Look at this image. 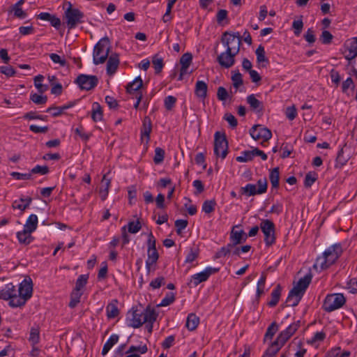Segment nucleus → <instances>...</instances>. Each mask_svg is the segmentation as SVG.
Masks as SVG:
<instances>
[{
  "instance_id": "nucleus-1",
  "label": "nucleus",
  "mask_w": 357,
  "mask_h": 357,
  "mask_svg": "<svg viewBox=\"0 0 357 357\" xmlns=\"http://www.w3.org/2000/svg\"><path fill=\"white\" fill-rule=\"evenodd\" d=\"M221 43L226 50L218 56L217 61L220 66L229 68L235 63V56L240 51L242 37L238 32L225 31L221 37Z\"/></svg>"
},
{
  "instance_id": "nucleus-2",
  "label": "nucleus",
  "mask_w": 357,
  "mask_h": 357,
  "mask_svg": "<svg viewBox=\"0 0 357 357\" xmlns=\"http://www.w3.org/2000/svg\"><path fill=\"white\" fill-rule=\"evenodd\" d=\"M342 253L340 243H335L326 249L321 256L317 258L313 268L317 271H321L333 264Z\"/></svg>"
},
{
  "instance_id": "nucleus-3",
  "label": "nucleus",
  "mask_w": 357,
  "mask_h": 357,
  "mask_svg": "<svg viewBox=\"0 0 357 357\" xmlns=\"http://www.w3.org/2000/svg\"><path fill=\"white\" fill-rule=\"evenodd\" d=\"M311 280V274H307L298 281L296 284L290 290L287 298L286 302L289 305L292 307L298 305Z\"/></svg>"
},
{
  "instance_id": "nucleus-4",
  "label": "nucleus",
  "mask_w": 357,
  "mask_h": 357,
  "mask_svg": "<svg viewBox=\"0 0 357 357\" xmlns=\"http://www.w3.org/2000/svg\"><path fill=\"white\" fill-rule=\"evenodd\" d=\"M155 310L149 307H146L145 310H134L131 312L128 313V316L127 317L128 325L134 328H139L142 326L144 322L147 320L153 319L151 317V313Z\"/></svg>"
},
{
  "instance_id": "nucleus-5",
  "label": "nucleus",
  "mask_w": 357,
  "mask_h": 357,
  "mask_svg": "<svg viewBox=\"0 0 357 357\" xmlns=\"http://www.w3.org/2000/svg\"><path fill=\"white\" fill-rule=\"evenodd\" d=\"M110 42L107 37L100 39L93 48V63L99 65L105 63L109 56Z\"/></svg>"
},
{
  "instance_id": "nucleus-6",
  "label": "nucleus",
  "mask_w": 357,
  "mask_h": 357,
  "mask_svg": "<svg viewBox=\"0 0 357 357\" xmlns=\"http://www.w3.org/2000/svg\"><path fill=\"white\" fill-rule=\"evenodd\" d=\"M67 27L69 29H75L78 24L82 23L84 17V13L78 8H73L72 3H69L64 12Z\"/></svg>"
},
{
  "instance_id": "nucleus-7",
  "label": "nucleus",
  "mask_w": 357,
  "mask_h": 357,
  "mask_svg": "<svg viewBox=\"0 0 357 357\" xmlns=\"http://www.w3.org/2000/svg\"><path fill=\"white\" fill-rule=\"evenodd\" d=\"M346 303V299L342 294H333L327 295L323 303V309L331 312L342 307Z\"/></svg>"
},
{
  "instance_id": "nucleus-8",
  "label": "nucleus",
  "mask_w": 357,
  "mask_h": 357,
  "mask_svg": "<svg viewBox=\"0 0 357 357\" xmlns=\"http://www.w3.org/2000/svg\"><path fill=\"white\" fill-rule=\"evenodd\" d=\"M214 153L225 159L228 153V142L225 133L217 131L214 135Z\"/></svg>"
},
{
  "instance_id": "nucleus-9",
  "label": "nucleus",
  "mask_w": 357,
  "mask_h": 357,
  "mask_svg": "<svg viewBox=\"0 0 357 357\" xmlns=\"http://www.w3.org/2000/svg\"><path fill=\"white\" fill-rule=\"evenodd\" d=\"M155 239L151 232L148 236L147 245V259L146 260V268L147 272L149 273L151 271V266L156 264L158 258L159 254L155 247Z\"/></svg>"
},
{
  "instance_id": "nucleus-10",
  "label": "nucleus",
  "mask_w": 357,
  "mask_h": 357,
  "mask_svg": "<svg viewBox=\"0 0 357 357\" xmlns=\"http://www.w3.org/2000/svg\"><path fill=\"white\" fill-rule=\"evenodd\" d=\"M260 228L264 235V241L266 246H271L275 243V225L268 219L262 220L260 223Z\"/></svg>"
},
{
  "instance_id": "nucleus-11",
  "label": "nucleus",
  "mask_w": 357,
  "mask_h": 357,
  "mask_svg": "<svg viewBox=\"0 0 357 357\" xmlns=\"http://www.w3.org/2000/svg\"><path fill=\"white\" fill-rule=\"evenodd\" d=\"M250 134L255 140H262L263 142H267L272 137L271 131L261 126L255 125L250 130Z\"/></svg>"
},
{
  "instance_id": "nucleus-12",
  "label": "nucleus",
  "mask_w": 357,
  "mask_h": 357,
  "mask_svg": "<svg viewBox=\"0 0 357 357\" xmlns=\"http://www.w3.org/2000/svg\"><path fill=\"white\" fill-rule=\"evenodd\" d=\"M98 82V79L96 75H86L84 74L79 75L75 80V83H77L82 89L86 91H89L96 87Z\"/></svg>"
},
{
  "instance_id": "nucleus-13",
  "label": "nucleus",
  "mask_w": 357,
  "mask_h": 357,
  "mask_svg": "<svg viewBox=\"0 0 357 357\" xmlns=\"http://www.w3.org/2000/svg\"><path fill=\"white\" fill-rule=\"evenodd\" d=\"M219 270V268L207 267L204 271L192 275L190 282L197 287L201 282L206 281L211 275L218 273Z\"/></svg>"
},
{
  "instance_id": "nucleus-14",
  "label": "nucleus",
  "mask_w": 357,
  "mask_h": 357,
  "mask_svg": "<svg viewBox=\"0 0 357 357\" xmlns=\"http://www.w3.org/2000/svg\"><path fill=\"white\" fill-rule=\"evenodd\" d=\"M300 326V321H297L290 324L285 330L280 333L277 338L282 342V344H285L287 340L296 333Z\"/></svg>"
},
{
  "instance_id": "nucleus-15",
  "label": "nucleus",
  "mask_w": 357,
  "mask_h": 357,
  "mask_svg": "<svg viewBox=\"0 0 357 357\" xmlns=\"http://www.w3.org/2000/svg\"><path fill=\"white\" fill-rule=\"evenodd\" d=\"M18 294L26 300H29L33 292V283L30 278L24 279L20 284L18 289Z\"/></svg>"
},
{
  "instance_id": "nucleus-16",
  "label": "nucleus",
  "mask_w": 357,
  "mask_h": 357,
  "mask_svg": "<svg viewBox=\"0 0 357 357\" xmlns=\"http://www.w3.org/2000/svg\"><path fill=\"white\" fill-rule=\"evenodd\" d=\"M344 58L349 61V63L352 65V60L357 56V38H354L347 45L344 52Z\"/></svg>"
},
{
  "instance_id": "nucleus-17",
  "label": "nucleus",
  "mask_w": 357,
  "mask_h": 357,
  "mask_svg": "<svg viewBox=\"0 0 357 357\" xmlns=\"http://www.w3.org/2000/svg\"><path fill=\"white\" fill-rule=\"evenodd\" d=\"M238 226H234L230 234V241L231 242H234V244H240L243 243L247 239V234L243 231V230H236Z\"/></svg>"
},
{
  "instance_id": "nucleus-18",
  "label": "nucleus",
  "mask_w": 357,
  "mask_h": 357,
  "mask_svg": "<svg viewBox=\"0 0 357 357\" xmlns=\"http://www.w3.org/2000/svg\"><path fill=\"white\" fill-rule=\"evenodd\" d=\"M107 59V73L109 75H112L116 72L119 66V54L116 53L112 54L109 56H108Z\"/></svg>"
},
{
  "instance_id": "nucleus-19",
  "label": "nucleus",
  "mask_w": 357,
  "mask_h": 357,
  "mask_svg": "<svg viewBox=\"0 0 357 357\" xmlns=\"http://www.w3.org/2000/svg\"><path fill=\"white\" fill-rule=\"evenodd\" d=\"M152 130V123L150 117L145 116L143 119L142 127L141 128V138H146V142L150 140V134Z\"/></svg>"
},
{
  "instance_id": "nucleus-20",
  "label": "nucleus",
  "mask_w": 357,
  "mask_h": 357,
  "mask_svg": "<svg viewBox=\"0 0 357 357\" xmlns=\"http://www.w3.org/2000/svg\"><path fill=\"white\" fill-rule=\"evenodd\" d=\"M208 85L204 81L198 80L195 84V96L202 100H204L207 96Z\"/></svg>"
},
{
  "instance_id": "nucleus-21",
  "label": "nucleus",
  "mask_w": 357,
  "mask_h": 357,
  "mask_svg": "<svg viewBox=\"0 0 357 357\" xmlns=\"http://www.w3.org/2000/svg\"><path fill=\"white\" fill-rule=\"evenodd\" d=\"M101 188L99 190V195L102 201H105L109 193V189L111 185V179L108 178L106 174H104L101 181Z\"/></svg>"
},
{
  "instance_id": "nucleus-22",
  "label": "nucleus",
  "mask_w": 357,
  "mask_h": 357,
  "mask_svg": "<svg viewBox=\"0 0 357 357\" xmlns=\"http://www.w3.org/2000/svg\"><path fill=\"white\" fill-rule=\"evenodd\" d=\"M17 292L15 287L12 283H9L0 291V298L8 301L13 296L16 295Z\"/></svg>"
},
{
  "instance_id": "nucleus-23",
  "label": "nucleus",
  "mask_w": 357,
  "mask_h": 357,
  "mask_svg": "<svg viewBox=\"0 0 357 357\" xmlns=\"http://www.w3.org/2000/svg\"><path fill=\"white\" fill-rule=\"evenodd\" d=\"M255 54L257 56V63L261 64L263 67H266L269 63V61L268 58L266 56L264 46L259 45L255 51Z\"/></svg>"
},
{
  "instance_id": "nucleus-24",
  "label": "nucleus",
  "mask_w": 357,
  "mask_h": 357,
  "mask_svg": "<svg viewBox=\"0 0 357 357\" xmlns=\"http://www.w3.org/2000/svg\"><path fill=\"white\" fill-rule=\"evenodd\" d=\"M143 85V81L140 76L136 77L132 82L129 83L126 87V91L128 93H134L139 92V90Z\"/></svg>"
},
{
  "instance_id": "nucleus-25",
  "label": "nucleus",
  "mask_w": 357,
  "mask_h": 357,
  "mask_svg": "<svg viewBox=\"0 0 357 357\" xmlns=\"http://www.w3.org/2000/svg\"><path fill=\"white\" fill-rule=\"evenodd\" d=\"M91 118L94 122L100 121L103 118L102 107L97 102H94L92 105Z\"/></svg>"
},
{
  "instance_id": "nucleus-26",
  "label": "nucleus",
  "mask_w": 357,
  "mask_h": 357,
  "mask_svg": "<svg viewBox=\"0 0 357 357\" xmlns=\"http://www.w3.org/2000/svg\"><path fill=\"white\" fill-rule=\"evenodd\" d=\"M117 300H113L106 307L107 317L108 319H114L119 314V310L117 306Z\"/></svg>"
},
{
  "instance_id": "nucleus-27",
  "label": "nucleus",
  "mask_w": 357,
  "mask_h": 357,
  "mask_svg": "<svg viewBox=\"0 0 357 357\" xmlns=\"http://www.w3.org/2000/svg\"><path fill=\"white\" fill-rule=\"evenodd\" d=\"M282 287L278 284L273 290L271 294V300L268 302V305L271 307H275L279 302L281 296Z\"/></svg>"
},
{
  "instance_id": "nucleus-28",
  "label": "nucleus",
  "mask_w": 357,
  "mask_h": 357,
  "mask_svg": "<svg viewBox=\"0 0 357 357\" xmlns=\"http://www.w3.org/2000/svg\"><path fill=\"white\" fill-rule=\"evenodd\" d=\"M199 324V318L194 313H190L188 315L185 326L190 331L195 330Z\"/></svg>"
},
{
  "instance_id": "nucleus-29",
  "label": "nucleus",
  "mask_w": 357,
  "mask_h": 357,
  "mask_svg": "<svg viewBox=\"0 0 357 357\" xmlns=\"http://www.w3.org/2000/svg\"><path fill=\"white\" fill-rule=\"evenodd\" d=\"M247 102L252 109L258 112L263 111L264 107L262 102L257 99L254 94H251L247 97Z\"/></svg>"
},
{
  "instance_id": "nucleus-30",
  "label": "nucleus",
  "mask_w": 357,
  "mask_h": 357,
  "mask_svg": "<svg viewBox=\"0 0 357 357\" xmlns=\"http://www.w3.org/2000/svg\"><path fill=\"white\" fill-rule=\"evenodd\" d=\"M284 344H282V342L276 338V340L266 349L265 354L269 357H275Z\"/></svg>"
},
{
  "instance_id": "nucleus-31",
  "label": "nucleus",
  "mask_w": 357,
  "mask_h": 357,
  "mask_svg": "<svg viewBox=\"0 0 357 357\" xmlns=\"http://www.w3.org/2000/svg\"><path fill=\"white\" fill-rule=\"evenodd\" d=\"M119 339V336L116 334L112 335L107 341L105 343L102 349V355L105 356L109 351L112 348V347L116 344Z\"/></svg>"
},
{
  "instance_id": "nucleus-32",
  "label": "nucleus",
  "mask_w": 357,
  "mask_h": 357,
  "mask_svg": "<svg viewBox=\"0 0 357 357\" xmlns=\"http://www.w3.org/2000/svg\"><path fill=\"white\" fill-rule=\"evenodd\" d=\"M350 355V351H342L340 347H335L328 351L324 357H349Z\"/></svg>"
},
{
  "instance_id": "nucleus-33",
  "label": "nucleus",
  "mask_w": 357,
  "mask_h": 357,
  "mask_svg": "<svg viewBox=\"0 0 357 357\" xmlns=\"http://www.w3.org/2000/svg\"><path fill=\"white\" fill-rule=\"evenodd\" d=\"M31 231L24 228L21 231L17 233V238L20 243L28 245L31 242Z\"/></svg>"
},
{
  "instance_id": "nucleus-34",
  "label": "nucleus",
  "mask_w": 357,
  "mask_h": 357,
  "mask_svg": "<svg viewBox=\"0 0 357 357\" xmlns=\"http://www.w3.org/2000/svg\"><path fill=\"white\" fill-rule=\"evenodd\" d=\"M269 179L273 188H278L279 187L280 180V170L279 167H275L271 170L269 174Z\"/></svg>"
},
{
  "instance_id": "nucleus-35",
  "label": "nucleus",
  "mask_w": 357,
  "mask_h": 357,
  "mask_svg": "<svg viewBox=\"0 0 357 357\" xmlns=\"http://www.w3.org/2000/svg\"><path fill=\"white\" fill-rule=\"evenodd\" d=\"M38 225V217L35 214H31L28 218L24 228L29 230L31 232L34 231Z\"/></svg>"
},
{
  "instance_id": "nucleus-36",
  "label": "nucleus",
  "mask_w": 357,
  "mask_h": 357,
  "mask_svg": "<svg viewBox=\"0 0 357 357\" xmlns=\"http://www.w3.org/2000/svg\"><path fill=\"white\" fill-rule=\"evenodd\" d=\"M8 301H9V305L12 307H22L24 305L27 301V300L17 294L13 296L12 298H9Z\"/></svg>"
},
{
  "instance_id": "nucleus-37",
  "label": "nucleus",
  "mask_w": 357,
  "mask_h": 357,
  "mask_svg": "<svg viewBox=\"0 0 357 357\" xmlns=\"http://www.w3.org/2000/svg\"><path fill=\"white\" fill-rule=\"evenodd\" d=\"M240 191L241 194L245 195L248 197L259 195L256 185L252 183H248L245 187L241 188Z\"/></svg>"
},
{
  "instance_id": "nucleus-38",
  "label": "nucleus",
  "mask_w": 357,
  "mask_h": 357,
  "mask_svg": "<svg viewBox=\"0 0 357 357\" xmlns=\"http://www.w3.org/2000/svg\"><path fill=\"white\" fill-rule=\"evenodd\" d=\"M82 291H78L75 290H73L70 294V301L68 304V306L70 308H74L77 306V305L80 302L81 296H82Z\"/></svg>"
},
{
  "instance_id": "nucleus-39",
  "label": "nucleus",
  "mask_w": 357,
  "mask_h": 357,
  "mask_svg": "<svg viewBox=\"0 0 357 357\" xmlns=\"http://www.w3.org/2000/svg\"><path fill=\"white\" fill-rule=\"evenodd\" d=\"M349 159V157L344 156V151L343 149H341L337 153V156L336 158L335 168H342L346 163L347 162L348 160Z\"/></svg>"
},
{
  "instance_id": "nucleus-40",
  "label": "nucleus",
  "mask_w": 357,
  "mask_h": 357,
  "mask_svg": "<svg viewBox=\"0 0 357 357\" xmlns=\"http://www.w3.org/2000/svg\"><path fill=\"white\" fill-rule=\"evenodd\" d=\"M254 157V149H252L251 151H243L242 155L236 157V160L239 162H246L252 160Z\"/></svg>"
},
{
  "instance_id": "nucleus-41",
  "label": "nucleus",
  "mask_w": 357,
  "mask_h": 357,
  "mask_svg": "<svg viewBox=\"0 0 357 357\" xmlns=\"http://www.w3.org/2000/svg\"><path fill=\"white\" fill-rule=\"evenodd\" d=\"M44 77L42 75H38L34 78V85L40 93H44L48 89L47 85L41 83L43 81Z\"/></svg>"
},
{
  "instance_id": "nucleus-42",
  "label": "nucleus",
  "mask_w": 357,
  "mask_h": 357,
  "mask_svg": "<svg viewBox=\"0 0 357 357\" xmlns=\"http://www.w3.org/2000/svg\"><path fill=\"white\" fill-rule=\"evenodd\" d=\"M278 331V326L276 322L273 321L268 327L266 332L264 335V340H271L276 332Z\"/></svg>"
},
{
  "instance_id": "nucleus-43",
  "label": "nucleus",
  "mask_w": 357,
  "mask_h": 357,
  "mask_svg": "<svg viewBox=\"0 0 357 357\" xmlns=\"http://www.w3.org/2000/svg\"><path fill=\"white\" fill-rule=\"evenodd\" d=\"M88 279V275H80L76 280L75 287L73 290L81 291V289L86 286Z\"/></svg>"
},
{
  "instance_id": "nucleus-44",
  "label": "nucleus",
  "mask_w": 357,
  "mask_h": 357,
  "mask_svg": "<svg viewBox=\"0 0 357 357\" xmlns=\"http://www.w3.org/2000/svg\"><path fill=\"white\" fill-rule=\"evenodd\" d=\"M29 340L33 345H35L39 342L40 331L38 327H33L31 328Z\"/></svg>"
},
{
  "instance_id": "nucleus-45",
  "label": "nucleus",
  "mask_w": 357,
  "mask_h": 357,
  "mask_svg": "<svg viewBox=\"0 0 357 357\" xmlns=\"http://www.w3.org/2000/svg\"><path fill=\"white\" fill-rule=\"evenodd\" d=\"M152 63L155 69V73L156 74H159L162 71V69L164 66L163 59L160 57H158V55H155L153 57Z\"/></svg>"
},
{
  "instance_id": "nucleus-46",
  "label": "nucleus",
  "mask_w": 357,
  "mask_h": 357,
  "mask_svg": "<svg viewBox=\"0 0 357 357\" xmlns=\"http://www.w3.org/2000/svg\"><path fill=\"white\" fill-rule=\"evenodd\" d=\"M216 202L215 199L206 200L202 205V211L206 213H211L215 211Z\"/></svg>"
},
{
  "instance_id": "nucleus-47",
  "label": "nucleus",
  "mask_w": 357,
  "mask_h": 357,
  "mask_svg": "<svg viewBox=\"0 0 357 357\" xmlns=\"http://www.w3.org/2000/svg\"><path fill=\"white\" fill-rule=\"evenodd\" d=\"M20 200L21 202H25V203L24 204H17V202L15 201L13 203V206L14 208H17L21 211H24L26 208H27L32 202L31 197H29L26 199L21 198Z\"/></svg>"
},
{
  "instance_id": "nucleus-48",
  "label": "nucleus",
  "mask_w": 357,
  "mask_h": 357,
  "mask_svg": "<svg viewBox=\"0 0 357 357\" xmlns=\"http://www.w3.org/2000/svg\"><path fill=\"white\" fill-rule=\"evenodd\" d=\"M349 89L352 91L355 89V84L351 77H348L342 84V91L343 93L348 95V90Z\"/></svg>"
},
{
  "instance_id": "nucleus-49",
  "label": "nucleus",
  "mask_w": 357,
  "mask_h": 357,
  "mask_svg": "<svg viewBox=\"0 0 357 357\" xmlns=\"http://www.w3.org/2000/svg\"><path fill=\"white\" fill-rule=\"evenodd\" d=\"M317 179V174L315 172H310L305 177L304 185L305 188H310Z\"/></svg>"
},
{
  "instance_id": "nucleus-50",
  "label": "nucleus",
  "mask_w": 357,
  "mask_h": 357,
  "mask_svg": "<svg viewBox=\"0 0 357 357\" xmlns=\"http://www.w3.org/2000/svg\"><path fill=\"white\" fill-rule=\"evenodd\" d=\"M231 80L233 82V86L236 89H238V87L243 84L242 75L239 73V71L234 73L233 75L231 76Z\"/></svg>"
},
{
  "instance_id": "nucleus-51",
  "label": "nucleus",
  "mask_w": 357,
  "mask_h": 357,
  "mask_svg": "<svg viewBox=\"0 0 357 357\" xmlns=\"http://www.w3.org/2000/svg\"><path fill=\"white\" fill-rule=\"evenodd\" d=\"M31 175L35 174H39L40 175H45L47 174L50 172V169L47 166H40V165H36L33 168H32L30 171Z\"/></svg>"
},
{
  "instance_id": "nucleus-52",
  "label": "nucleus",
  "mask_w": 357,
  "mask_h": 357,
  "mask_svg": "<svg viewBox=\"0 0 357 357\" xmlns=\"http://www.w3.org/2000/svg\"><path fill=\"white\" fill-rule=\"evenodd\" d=\"M142 228L141 222L139 220L132 221L128 224V230L131 234L137 233Z\"/></svg>"
},
{
  "instance_id": "nucleus-53",
  "label": "nucleus",
  "mask_w": 357,
  "mask_h": 357,
  "mask_svg": "<svg viewBox=\"0 0 357 357\" xmlns=\"http://www.w3.org/2000/svg\"><path fill=\"white\" fill-rule=\"evenodd\" d=\"M165 157V151L160 147H157L155 149V156L153 158V161L155 164H160L161 163Z\"/></svg>"
},
{
  "instance_id": "nucleus-54",
  "label": "nucleus",
  "mask_w": 357,
  "mask_h": 357,
  "mask_svg": "<svg viewBox=\"0 0 357 357\" xmlns=\"http://www.w3.org/2000/svg\"><path fill=\"white\" fill-rule=\"evenodd\" d=\"M175 301V295L172 292H169L162 299L160 306H168Z\"/></svg>"
},
{
  "instance_id": "nucleus-55",
  "label": "nucleus",
  "mask_w": 357,
  "mask_h": 357,
  "mask_svg": "<svg viewBox=\"0 0 357 357\" xmlns=\"http://www.w3.org/2000/svg\"><path fill=\"white\" fill-rule=\"evenodd\" d=\"M176 98L173 96H168L165 98L164 105L167 110L170 111L174 107Z\"/></svg>"
},
{
  "instance_id": "nucleus-56",
  "label": "nucleus",
  "mask_w": 357,
  "mask_h": 357,
  "mask_svg": "<svg viewBox=\"0 0 357 357\" xmlns=\"http://www.w3.org/2000/svg\"><path fill=\"white\" fill-rule=\"evenodd\" d=\"M199 256V250L197 248H191L189 251L188 254L186 256L185 262V263H192Z\"/></svg>"
},
{
  "instance_id": "nucleus-57",
  "label": "nucleus",
  "mask_w": 357,
  "mask_h": 357,
  "mask_svg": "<svg viewBox=\"0 0 357 357\" xmlns=\"http://www.w3.org/2000/svg\"><path fill=\"white\" fill-rule=\"evenodd\" d=\"M30 99L37 105L45 104L47 100V98L46 96H43L37 93L31 94L30 96Z\"/></svg>"
},
{
  "instance_id": "nucleus-58",
  "label": "nucleus",
  "mask_w": 357,
  "mask_h": 357,
  "mask_svg": "<svg viewBox=\"0 0 357 357\" xmlns=\"http://www.w3.org/2000/svg\"><path fill=\"white\" fill-rule=\"evenodd\" d=\"M188 222L187 220L178 219L175 221L176 231L178 234H180L184 229L188 226Z\"/></svg>"
},
{
  "instance_id": "nucleus-59",
  "label": "nucleus",
  "mask_w": 357,
  "mask_h": 357,
  "mask_svg": "<svg viewBox=\"0 0 357 357\" xmlns=\"http://www.w3.org/2000/svg\"><path fill=\"white\" fill-rule=\"evenodd\" d=\"M217 98L220 101H225L227 98H229V95L225 87L219 86L218 88Z\"/></svg>"
},
{
  "instance_id": "nucleus-60",
  "label": "nucleus",
  "mask_w": 357,
  "mask_h": 357,
  "mask_svg": "<svg viewBox=\"0 0 357 357\" xmlns=\"http://www.w3.org/2000/svg\"><path fill=\"white\" fill-rule=\"evenodd\" d=\"M192 60V55L191 53L187 52L182 55L180 59V63L181 66L189 67Z\"/></svg>"
},
{
  "instance_id": "nucleus-61",
  "label": "nucleus",
  "mask_w": 357,
  "mask_h": 357,
  "mask_svg": "<svg viewBox=\"0 0 357 357\" xmlns=\"http://www.w3.org/2000/svg\"><path fill=\"white\" fill-rule=\"evenodd\" d=\"M258 185V194H263L267 191L268 188V182L266 178L258 180L257 181Z\"/></svg>"
},
{
  "instance_id": "nucleus-62",
  "label": "nucleus",
  "mask_w": 357,
  "mask_h": 357,
  "mask_svg": "<svg viewBox=\"0 0 357 357\" xmlns=\"http://www.w3.org/2000/svg\"><path fill=\"white\" fill-rule=\"evenodd\" d=\"M326 338V333L324 331L317 332L310 340L308 341L310 344H314L316 342H320L324 340Z\"/></svg>"
},
{
  "instance_id": "nucleus-63",
  "label": "nucleus",
  "mask_w": 357,
  "mask_h": 357,
  "mask_svg": "<svg viewBox=\"0 0 357 357\" xmlns=\"http://www.w3.org/2000/svg\"><path fill=\"white\" fill-rule=\"evenodd\" d=\"M0 73L4 74L7 77H13L16 73L14 68L10 66H0Z\"/></svg>"
},
{
  "instance_id": "nucleus-64",
  "label": "nucleus",
  "mask_w": 357,
  "mask_h": 357,
  "mask_svg": "<svg viewBox=\"0 0 357 357\" xmlns=\"http://www.w3.org/2000/svg\"><path fill=\"white\" fill-rule=\"evenodd\" d=\"M347 288L349 289V292L352 294L357 293V278H351L347 283Z\"/></svg>"
}]
</instances>
